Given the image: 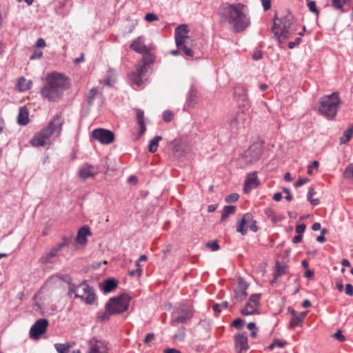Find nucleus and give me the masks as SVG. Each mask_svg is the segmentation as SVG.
<instances>
[{"label": "nucleus", "instance_id": "f257e3e1", "mask_svg": "<svg viewBox=\"0 0 353 353\" xmlns=\"http://www.w3.org/2000/svg\"><path fill=\"white\" fill-rule=\"evenodd\" d=\"M244 7L241 3L225 4L219 12L221 22L231 24L235 32H243L250 23Z\"/></svg>", "mask_w": 353, "mask_h": 353}, {"label": "nucleus", "instance_id": "f03ea898", "mask_svg": "<svg viewBox=\"0 0 353 353\" xmlns=\"http://www.w3.org/2000/svg\"><path fill=\"white\" fill-rule=\"evenodd\" d=\"M67 84V79L63 74L54 72L47 77L46 83L40 93L43 99L49 101H57L68 88Z\"/></svg>", "mask_w": 353, "mask_h": 353}, {"label": "nucleus", "instance_id": "7ed1b4c3", "mask_svg": "<svg viewBox=\"0 0 353 353\" xmlns=\"http://www.w3.org/2000/svg\"><path fill=\"white\" fill-rule=\"evenodd\" d=\"M63 123L61 114H57L46 128L34 135L30 141V144L34 147L46 145L52 135H55L56 137L60 136Z\"/></svg>", "mask_w": 353, "mask_h": 353}, {"label": "nucleus", "instance_id": "20e7f679", "mask_svg": "<svg viewBox=\"0 0 353 353\" xmlns=\"http://www.w3.org/2000/svg\"><path fill=\"white\" fill-rule=\"evenodd\" d=\"M294 16L288 12L283 17L274 19L272 32L280 43L285 42L290 35L296 31Z\"/></svg>", "mask_w": 353, "mask_h": 353}, {"label": "nucleus", "instance_id": "39448f33", "mask_svg": "<svg viewBox=\"0 0 353 353\" xmlns=\"http://www.w3.org/2000/svg\"><path fill=\"white\" fill-rule=\"evenodd\" d=\"M340 102L338 93L332 92L331 94L320 99L319 111L322 115L327 118H333L337 113Z\"/></svg>", "mask_w": 353, "mask_h": 353}, {"label": "nucleus", "instance_id": "423d86ee", "mask_svg": "<svg viewBox=\"0 0 353 353\" xmlns=\"http://www.w3.org/2000/svg\"><path fill=\"white\" fill-rule=\"evenodd\" d=\"M71 294H74L75 298H79L89 305L93 304L97 299L92 288L87 284L86 281L77 285L69 283L68 295Z\"/></svg>", "mask_w": 353, "mask_h": 353}, {"label": "nucleus", "instance_id": "0eeeda50", "mask_svg": "<svg viewBox=\"0 0 353 353\" xmlns=\"http://www.w3.org/2000/svg\"><path fill=\"white\" fill-rule=\"evenodd\" d=\"M143 54V63L141 65H137L136 71L130 74V80L134 84L138 86L141 85L147 79L148 72V67L154 63V59L150 53L149 49L148 54Z\"/></svg>", "mask_w": 353, "mask_h": 353}, {"label": "nucleus", "instance_id": "6e6552de", "mask_svg": "<svg viewBox=\"0 0 353 353\" xmlns=\"http://www.w3.org/2000/svg\"><path fill=\"white\" fill-rule=\"evenodd\" d=\"M130 299L131 297L128 294L122 293L117 296L110 298L105 304V308L111 309L112 313L114 314L123 313L128 309Z\"/></svg>", "mask_w": 353, "mask_h": 353}, {"label": "nucleus", "instance_id": "1a4fd4ad", "mask_svg": "<svg viewBox=\"0 0 353 353\" xmlns=\"http://www.w3.org/2000/svg\"><path fill=\"white\" fill-rule=\"evenodd\" d=\"M71 237L63 236L59 243L53 246L48 252L43 254L39 259V262L43 264L54 263L59 257V252L66 246H68Z\"/></svg>", "mask_w": 353, "mask_h": 353}, {"label": "nucleus", "instance_id": "9d476101", "mask_svg": "<svg viewBox=\"0 0 353 353\" xmlns=\"http://www.w3.org/2000/svg\"><path fill=\"white\" fill-rule=\"evenodd\" d=\"M193 316L192 310L190 307L185 305H181L172 314L171 319V325L176 323H185L189 321Z\"/></svg>", "mask_w": 353, "mask_h": 353}, {"label": "nucleus", "instance_id": "9b49d317", "mask_svg": "<svg viewBox=\"0 0 353 353\" xmlns=\"http://www.w3.org/2000/svg\"><path fill=\"white\" fill-rule=\"evenodd\" d=\"M92 137L103 144H110L114 140V133L103 128L95 129L92 132Z\"/></svg>", "mask_w": 353, "mask_h": 353}, {"label": "nucleus", "instance_id": "f8f14e48", "mask_svg": "<svg viewBox=\"0 0 353 353\" xmlns=\"http://www.w3.org/2000/svg\"><path fill=\"white\" fill-rule=\"evenodd\" d=\"M48 324V321L46 319L37 320L30 328V337L33 339H39L46 332Z\"/></svg>", "mask_w": 353, "mask_h": 353}, {"label": "nucleus", "instance_id": "ddd939ff", "mask_svg": "<svg viewBox=\"0 0 353 353\" xmlns=\"http://www.w3.org/2000/svg\"><path fill=\"white\" fill-rule=\"evenodd\" d=\"M236 353H247L249 350L248 336L245 332L237 333L234 336Z\"/></svg>", "mask_w": 353, "mask_h": 353}, {"label": "nucleus", "instance_id": "4468645a", "mask_svg": "<svg viewBox=\"0 0 353 353\" xmlns=\"http://www.w3.org/2000/svg\"><path fill=\"white\" fill-rule=\"evenodd\" d=\"M249 119L244 112H240L236 114V117L231 121L230 128L232 131L236 132L245 128L248 125Z\"/></svg>", "mask_w": 353, "mask_h": 353}, {"label": "nucleus", "instance_id": "2eb2a0df", "mask_svg": "<svg viewBox=\"0 0 353 353\" xmlns=\"http://www.w3.org/2000/svg\"><path fill=\"white\" fill-rule=\"evenodd\" d=\"M260 296V294H252L250 297L249 301L246 303L245 307L241 310V313L243 315L258 314L259 312L256 309V307L259 304Z\"/></svg>", "mask_w": 353, "mask_h": 353}, {"label": "nucleus", "instance_id": "dca6fc26", "mask_svg": "<svg viewBox=\"0 0 353 353\" xmlns=\"http://www.w3.org/2000/svg\"><path fill=\"white\" fill-rule=\"evenodd\" d=\"M87 353H108V347L103 341L99 340L96 337L90 339L88 342Z\"/></svg>", "mask_w": 353, "mask_h": 353}, {"label": "nucleus", "instance_id": "f3484780", "mask_svg": "<svg viewBox=\"0 0 353 353\" xmlns=\"http://www.w3.org/2000/svg\"><path fill=\"white\" fill-rule=\"evenodd\" d=\"M262 150L261 146L254 145L250 146L248 150L245 152L244 158L246 161L250 163L256 162L261 156Z\"/></svg>", "mask_w": 353, "mask_h": 353}, {"label": "nucleus", "instance_id": "a211bd4d", "mask_svg": "<svg viewBox=\"0 0 353 353\" xmlns=\"http://www.w3.org/2000/svg\"><path fill=\"white\" fill-rule=\"evenodd\" d=\"M248 287V285L242 278L240 277L238 279V286L236 289L234 290V299L236 301L241 302L246 298L248 295L246 292Z\"/></svg>", "mask_w": 353, "mask_h": 353}, {"label": "nucleus", "instance_id": "6ab92c4d", "mask_svg": "<svg viewBox=\"0 0 353 353\" xmlns=\"http://www.w3.org/2000/svg\"><path fill=\"white\" fill-rule=\"evenodd\" d=\"M188 32V26L182 24L175 29V41L176 46H179L181 43L188 41L189 37L187 34Z\"/></svg>", "mask_w": 353, "mask_h": 353}, {"label": "nucleus", "instance_id": "aec40b11", "mask_svg": "<svg viewBox=\"0 0 353 353\" xmlns=\"http://www.w3.org/2000/svg\"><path fill=\"white\" fill-rule=\"evenodd\" d=\"M259 184V181L256 172H254L248 174L244 183V192L248 193L252 189L256 188Z\"/></svg>", "mask_w": 353, "mask_h": 353}, {"label": "nucleus", "instance_id": "412c9836", "mask_svg": "<svg viewBox=\"0 0 353 353\" xmlns=\"http://www.w3.org/2000/svg\"><path fill=\"white\" fill-rule=\"evenodd\" d=\"M189 151V146L184 142L176 143L173 146V154L178 159L185 157Z\"/></svg>", "mask_w": 353, "mask_h": 353}, {"label": "nucleus", "instance_id": "4be33fe9", "mask_svg": "<svg viewBox=\"0 0 353 353\" xmlns=\"http://www.w3.org/2000/svg\"><path fill=\"white\" fill-rule=\"evenodd\" d=\"M98 173L97 168L94 167L92 165L86 164L83 167H82L79 170V176L80 178L85 180L89 177H92L95 176Z\"/></svg>", "mask_w": 353, "mask_h": 353}, {"label": "nucleus", "instance_id": "5701e85b", "mask_svg": "<svg viewBox=\"0 0 353 353\" xmlns=\"http://www.w3.org/2000/svg\"><path fill=\"white\" fill-rule=\"evenodd\" d=\"M130 48L139 54H148V48L143 43V38L139 37L130 44Z\"/></svg>", "mask_w": 353, "mask_h": 353}, {"label": "nucleus", "instance_id": "b1692460", "mask_svg": "<svg viewBox=\"0 0 353 353\" xmlns=\"http://www.w3.org/2000/svg\"><path fill=\"white\" fill-rule=\"evenodd\" d=\"M197 103V90L196 88L192 85L190 88L188 93L187 94L186 102L185 104V108H193Z\"/></svg>", "mask_w": 353, "mask_h": 353}, {"label": "nucleus", "instance_id": "393cba45", "mask_svg": "<svg viewBox=\"0 0 353 353\" xmlns=\"http://www.w3.org/2000/svg\"><path fill=\"white\" fill-rule=\"evenodd\" d=\"M250 221H252V214H245L239 221L236 227V231L240 232L242 235H245L248 230V228H245V225H248Z\"/></svg>", "mask_w": 353, "mask_h": 353}, {"label": "nucleus", "instance_id": "a878e982", "mask_svg": "<svg viewBox=\"0 0 353 353\" xmlns=\"http://www.w3.org/2000/svg\"><path fill=\"white\" fill-rule=\"evenodd\" d=\"M91 235L90 228L88 226L81 227L76 236V241L81 245H84L87 242V236Z\"/></svg>", "mask_w": 353, "mask_h": 353}, {"label": "nucleus", "instance_id": "bb28decb", "mask_svg": "<svg viewBox=\"0 0 353 353\" xmlns=\"http://www.w3.org/2000/svg\"><path fill=\"white\" fill-rule=\"evenodd\" d=\"M234 95L239 103L245 102L248 99L247 90L242 85L234 87Z\"/></svg>", "mask_w": 353, "mask_h": 353}, {"label": "nucleus", "instance_id": "cd10ccee", "mask_svg": "<svg viewBox=\"0 0 353 353\" xmlns=\"http://www.w3.org/2000/svg\"><path fill=\"white\" fill-rule=\"evenodd\" d=\"M29 112L28 109L25 106L21 107L17 117L18 123L26 125L29 123Z\"/></svg>", "mask_w": 353, "mask_h": 353}, {"label": "nucleus", "instance_id": "c85d7f7f", "mask_svg": "<svg viewBox=\"0 0 353 353\" xmlns=\"http://www.w3.org/2000/svg\"><path fill=\"white\" fill-rule=\"evenodd\" d=\"M118 283L116 279L109 278L104 281L103 285L101 286L104 293H109L117 287Z\"/></svg>", "mask_w": 353, "mask_h": 353}, {"label": "nucleus", "instance_id": "c756f323", "mask_svg": "<svg viewBox=\"0 0 353 353\" xmlns=\"http://www.w3.org/2000/svg\"><path fill=\"white\" fill-rule=\"evenodd\" d=\"M136 114H137V123L140 128L139 133H140V135H142L145 133V130H146L145 123H144V112L141 109H136Z\"/></svg>", "mask_w": 353, "mask_h": 353}, {"label": "nucleus", "instance_id": "7c9ffc66", "mask_svg": "<svg viewBox=\"0 0 353 353\" xmlns=\"http://www.w3.org/2000/svg\"><path fill=\"white\" fill-rule=\"evenodd\" d=\"M147 260V256L144 254L140 256L139 259L135 263V266L137 267V270H131L129 272V275L130 276H140L142 273V268L140 264V262L141 261H145Z\"/></svg>", "mask_w": 353, "mask_h": 353}, {"label": "nucleus", "instance_id": "2f4dec72", "mask_svg": "<svg viewBox=\"0 0 353 353\" xmlns=\"http://www.w3.org/2000/svg\"><path fill=\"white\" fill-rule=\"evenodd\" d=\"M353 135V125H349L343 132V136L340 139V144H345L350 141Z\"/></svg>", "mask_w": 353, "mask_h": 353}, {"label": "nucleus", "instance_id": "473e14b6", "mask_svg": "<svg viewBox=\"0 0 353 353\" xmlns=\"http://www.w3.org/2000/svg\"><path fill=\"white\" fill-rule=\"evenodd\" d=\"M32 81H27L26 78L21 77L18 80L17 87L21 92L30 89Z\"/></svg>", "mask_w": 353, "mask_h": 353}, {"label": "nucleus", "instance_id": "72a5a7b5", "mask_svg": "<svg viewBox=\"0 0 353 353\" xmlns=\"http://www.w3.org/2000/svg\"><path fill=\"white\" fill-rule=\"evenodd\" d=\"M162 139V137L159 135L155 136L148 144V150L151 153H154L157 150L159 143Z\"/></svg>", "mask_w": 353, "mask_h": 353}, {"label": "nucleus", "instance_id": "f704fd0d", "mask_svg": "<svg viewBox=\"0 0 353 353\" xmlns=\"http://www.w3.org/2000/svg\"><path fill=\"white\" fill-rule=\"evenodd\" d=\"M275 273L274 275V279L272 281V283L276 281L279 277L285 273V266L281 265L279 261H276L275 264Z\"/></svg>", "mask_w": 353, "mask_h": 353}, {"label": "nucleus", "instance_id": "c9c22d12", "mask_svg": "<svg viewBox=\"0 0 353 353\" xmlns=\"http://www.w3.org/2000/svg\"><path fill=\"white\" fill-rule=\"evenodd\" d=\"M234 212H235V207L234 206H233V205H226V206H225L223 208V212H222L221 221H223L226 218H228V216L230 214H234Z\"/></svg>", "mask_w": 353, "mask_h": 353}, {"label": "nucleus", "instance_id": "e433bc0d", "mask_svg": "<svg viewBox=\"0 0 353 353\" xmlns=\"http://www.w3.org/2000/svg\"><path fill=\"white\" fill-rule=\"evenodd\" d=\"M112 314H114L112 313L111 309L107 310L105 308V312H103L101 314H100V313L98 314V315L97 316V320L99 322H103V321H108Z\"/></svg>", "mask_w": 353, "mask_h": 353}, {"label": "nucleus", "instance_id": "4c0bfd02", "mask_svg": "<svg viewBox=\"0 0 353 353\" xmlns=\"http://www.w3.org/2000/svg\"><path fill=\"white\" fill-rule=\"evenodd\" d=\"M188 41L181 43L179 46H177V48L179 50H183L186 56L192 57L194 56V52L190 48L188 47Z\"/></svg>", "mask_w": 353, "mask_h": 353}, {"label": "nucleus", "instance_id": "58836bf2", "mask_svg": "<svg viewBox=\"0 0 353 353\" xmlns=\"http://www.w3.org/2000/svg\"><path fill=\"white\" fill-rule=\"evenodd\" d=\"M316 194L314 189L313 188H310L308 190L307 194V199L310 201V203L313 205H317L319 204V199H312V196Z\"/></svg>", "mask_w": 353, "mask_h": 353}, {"label": "nucleus", "instance_id": "ea45409f", "mask_svg": "<svg viewBox=\"0 0 353 353\" xmlns=\"http://www.w3.org/2000/svg\"><path fill=\"white\" fill-rule=\"evenodd\" d=\"M55 349L58 353H68L70 346L68 344L56 343Z\"/></svg>", "mask_w": 353, "mask_h": 353}, {"label": "nucleus", "instance_id": "a19ab883", "mask_svg": "<svg viewBox=\"0 0 353 353\" xmlns=\"http://www.w3.org/2000/svg\"><path fill=\"white\" fill-rule=\"evenodd\" d=\"M343 176L345 179L353 180V163L349 164L345 168Z\"/></svg>", "mask_w": 353, "mask_h": 353}, {"label": "nucleus", "instance_id": "79ce46f5", "mask_svg": "<svg viewBox=\"0 0 353 353\" xmlns=\"http://www.w3.org/2000/svg\"><path fill=\"white\" fill-rule=\"evenodd\" d=\"M97 90L95 88H92L89 91L87 97V102L89 106H91L93 104L94 98L97 95Z\"/></svg>", "mask_w": 353, "mask_h": 353}, {"label": "nucleus", "instance_id": "37998d69", "mask_svg": "<svg viewBox=\"0 0 353 353\" xmlns=\"http://www.w3.org/2000/svg\"><path fill=\"white\" fill-rule=\"evenodd\" d=\"M332 6L337 10H343V6L346 3V0H331Z\"/></svg>", "mask_w": 353, "mask_h": 353}, {"label": "nucleus", "instance_id": "c03bdc74", "mask_svg": "<svg viewBox=\"0 0 353 353\" xmlns=\"http://www.w3.org/2000/svg\"><path fill=\"white\" fill-rule=\"evenodd\" d=\"M302 322L303 321L298 316V315L292 316L290 322V327L292 328L295 327L300 325Z\"/></svg>", "mask_w": 353, "mask_h": 353}, {"label": "nucleus", "instance_id": "a18cd8bd", "mask_svg": "<svg viewBox=\"0 0 353 353\" xmlns=\"http://www.w3.org/2000/svg\"><path fill=\"white\" fill-rule=\"evenodd\" d=\"M205 246L210 248L212 251H217L220 248L217 241H208L205 243Z\"/></svg>", "mask_w": 353, "mask_h": 353}, {"label": "nucleus", "instance_id": "49530a36", "mask_svg": "<svg viewBox=\"0 0 353 353\" xmlns=\"http://www.w3.org/2000/svg\"><path fill=\"white\" fill-rule=\"evenodd\" d=\"M307 7L309 10L314 12L316 16H318L319 14V10L317 9L316 6V2L314 1H310L307 3Z\"/></svg>", "mask_w": 353, "mask_h": 353}, {"label": "nucleus", "instance_id": "de8ad7c7", "mask_svg": "<svg viewBox=\"0 0 353 353\" xmlns=\"http://www.w3.org/2000/svg\"><path fill=\"white\" fill-rule=\"evenodd\" d=\"M239 197V196L237 193H232L225 199V201L226 203H232L236 201Z\"/></svg>", "mask_w": 353, "mask_h": 353}, {"label": "nucleus", "instance_id": "09e8293b", "mask_svg": "<svg viewBox=\"0 0 353 353\" xmlns=\"http://www.w3.org/2000/svg\"><path fill=\"white\" fill-rule=\"evenodd\" d=\"M173 117V114L170 110H166L163 112V119L165 122H170L172 121Z\"/></svg>", "mask_w": 353, "mask_h": 353}, {"label": "nucleus", "instance_id": "8fccbe9b", "mask_svg": "<svg viewBox=\"0 0 353 353\" xmlns=\"http://www.w3.org/2000/svg\"><path fill=\"white\" fill-rule=\"evenodd\" d=\"M265 213L268 217L271 218L274 223L278 221L277 218L274 215V212L272 209H266Z\"/></svg>", "mask_w": 353, "mask_h": 353}, {"label": "nucleus", "instance_id": "3c124183", "mask_svg": "<svg viewBox=\"0 0 353 353\" xmlns=\"http://www.w3.org/2000/svg\"><path fill=\"white\" fill-rule=\"evenodd\" d=\"M145 21L148 22H152L154 21H157L159 19L157 14L154 13H147L145 16Z\"/></svg>", "mask_w": 353, "mask_h": 353}, {"label": "nucleus", "instance_id": "603ef678", "mask_svg": "<svg viewBox=\"0 0 353 353\" xmlns=\"http://www.w3.org/2000/svg\"><path fill=\"white\" fill-rule=\"evenodd\" d=\"M243 321L241 319L238 318V319H236L232 322V325L238 330H241L243 328Z\"/></svg>", "mask_w": 353, "mask_h": 353}, {"label": "nucleus", "instance_id": "864d4df0", "mask_svg": "<svg viewBox=\"0 0 353 353\" xmlns=\"http://www.w3.org/2000/svg\"><path fill=\"white\" fill-rule=\"evenodd\" d=\"M302 41V39L299 37H296L294 41H290L288 43V48L290 49L294 48L295 46L299 45Z\"/></svg>", "mask_w": 353, "mask_h": 353}, {"label": "nucleus", "instance_id": "5fc2aeb1", "mask_svg": "<svg viewBox=\"0 0 353 353\" xmlns=\"http://www.w3.org/2000/svg\"><path fill=\"white\" fill-rule=\"evenodd\" d=\"M263 53L261 50H256L252 53V59L255 61H259L262 59Z\"/></svg>", "mask_w": 353, "mask_h": 353}, {"label": "nucleus", "instance_id": "6e6d98bb", "mask_svg": "<svg viewBox=\"0 0 353 353\" xmlns=\"http://www.w3.org/2000/svg\"><path fill=\"white\" fill-rule=\"evenodd\" d=\"M319 166V162L317 161H314L311 165H310L307 168V173L308 174H312L313 172L314 168H317Z\"/></svg>", "mask_w": 353, "mask_h": 353}, {"label": "nucleus", "instance_id": "4d7b16f0", "mask_svg": "<svg viewBox=\"0 0 353 353\" xmlns=\"http://www.w3.org/2000/svg\"><path fill=\"white\" fill-rule=\"evenodd\" d=\"M248 227L249 226L250 229L254 232H256L258 230V228L256 226V221L255 220H253V216H252V221L249 222L248 225H247Z\"/></svg>", "mask_w": 353, "mask_h": 353}, {"label": "nucleus", "instance_id": "13d9d810", "mask_svg": "<svg viewBox=\"0 0 353 353\" xmlns=\"http://www.w3.org/2000/svg\"><path fill=\"white\" fill-rule=\"evenodd\" d=\"M305 228H306V225L305 223H301V224L297 225L296 226L295 230H296V232L299 234L302 235V234L305 232Z\"/></svg>", "mask_w": 353, "mask_h": 353}, {"label": "nucleus", "instance_id": "bf43d9fd", "mask_svg": "<svg viewBox=\"0 0 353 353\" xmlns=\"http://www.w3.org/2000/svg\"><path fill=\"white\" fill-rule=\"evenodd\" d=\"M333 336L341 342L344 341L345 340V336L342 334L340 330H339L336 333H334Z\"/></svg>", "mask_w": 353, "mask_h": 353}, {"label": "nucleus", "instance_id": "052dcab7", "mask_svg": "<svg viewBox=\"0 0 353 353\" xmlns=\"http://www.w3.org/2000/svg\"><path fill=\"white\" fill-rule=\"evenodd\" d=\"M345 292L347 296H353V286L348 283L345 285Z\"/></svg>", "mask_w": 353, "mask_h": 353}, {"label": "nucleus", "instance_id": "680f3d73", "mask_svg": "<svg viewBox=\"0 0 353 353\" xmlns=\"http://www.w3.org/2000/svg\"><path fill=\"white\" fill-rule=\"evenodd\" d=\"M309 181V179L307 178H302V179H299L294 184L295 187L298 188V187H300L301 185H303V184L307 183Z\"/></svg>", "mask_w": 353, "mask_h": 353}, {"label": "nucleus", "instance_id": "e2e57ef3", "mask_svg": "<svg viewBox=\"0 0 353 353\" xmlns=\"http://www.w3.org/2000/svg\"><path fill=\"white\" fill-rule=\"evenodd\" d=\"M262 5L265 11H267L271 8V0H262Z\"/></svg>", "mask_w": 353, "mask_h": 353}, {"label": "nucleus", "instance_id": "0e129e2a", "mask_svg": "<svg viewBox=\"0 0 353 353\" xmlns=\"http://www.w3.org/2000/svg\"><path fill=\"white\" fill-rule=\"evenodd\" d=\"M46 41L43 39L42 38H39L37 39V42H36V44H35V46L37 48H44L46 46Z\"/></svg>", "mask_w": 353, "mask_h": 353}, {"label": "nucleus", "instance_id": "69168bd1", "mask_svg": "<svg viewBox=\"0 0 353 353\" xmlns=\"http://www.w3.org/2000/svg\"><path fill=\"white\" fill-rule=\"evenodd\" d=\"M154 339V334L153 333H149L145 337L144 343L145 344H148Z\"/></svg>", "mask_w": 353, "mask_h": 353}, {"label": "nucleus", "instance_id": "338daca9", "mask_svg": "<svg viewBox=\"0 0 353 353\" xmlns=\"http://www.w3.org/2000/svg\"><path fill=\"white\" fill-rule=\"evenodd\" d=\"M42 52L40 51H34L32 54L30 56V59H38L42 57Z\"/></svg>", "mask_w": 353, "mask_h": 353}, {"label": "nucleus", "instance_id": "774afa93", "mask_svg": "<svg viewBox=\"0 0 353 353\" xmlns=\"http://www.w3.org/2000/svg\"><path fill=\"white\" fill-rule=\"evenodd\" d=\"M283 191L286 193V196H285V199L288 201H290L292 199V196L290 194V191L288 188H285V187H283Z\"/></svg>", "mask_w": 353, "mask_h": 353}]
</instances>
